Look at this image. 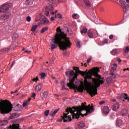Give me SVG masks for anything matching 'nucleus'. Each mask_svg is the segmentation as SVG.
I'll use <instances>...</instances> for the list:
<instances>
[{"label":"nucleus","mask_w":129,"mask_h":129,"mask_svg":"<svg viewBox=\"0 0 129 129\" xmlns=\"http://www.w3.org/2000/svg\"><path fill=\"white\" fill-rule=\"evenodd\" d=\"M74 70H75L76 72L74 71L70 72L69 76H74L71 79V78H69V83L67 84V86L73 89H77L79 92H83L84 91V86L81 85L77 86V85L74 84L75 79H77V77L79 74H81L84 78V82L86 85V90L88 93H89L91 97H93V96L97 94V88L100 86V84H103L104 83V78H101V76L98 75V72L100 71L99 68H96L93 70H90L87 72V70L85 72L80 71L79 68L74 67Z\"/></svg>","instance_id":"nucleus-1"},{"label":"nucleus","mask_w":129,"mask_h":129,"mask_svg":"<svg viewBox=\"0 0 129 129\" xmlns=\"http://www.w3.org/2000/svg\"><path fill=\"white\" fill-rule=\"evenodd\" d=\"M56 32L54 38L52 39V42L51 43V50L56 49L58 46L60 50H66L67 48H70L71 43H70V38L67 37V35L64 32L62 31V29L60 27L56 29Z\"/></svg>","instance_id":"nucleus-2"},{"label":"nucleus","mask_w":129,"mask_h":129,"mask_svg":"<svg viewBox=\"0 0 129 129\" xmlns=\"http://www.w3.org/2000/svg\"><path fill=\"white\" fill-rule=\"evenodd\" d=\"M89 108V107H86L83 105L82 107H73L72 108H69V109H66V112L68 113H63V116L62 117L63 122H69V121H71V120H72L71 116H70V115H68V114H69V112H70L71 114H73V118H77V119H78L80 117V115L82 114L81 111L85 110H87V109H88Z\"/></svg>","instance_id":"nucleus-3"},{"label":"nucleus","mask_w":129,"mask_h":129,"mask_svg":"<svg viewBox=\"0 0 129 129\" xmlns=\"http://www.w3.org/2000/svg\"><path fill=\"white\" fill-rule=\"evenodd\" d=\"M13 110V106L4 102L0 101V113L1 114H8Z\"/></svg>","instance_id":"nucleus-4"},{"label":"nucleus","mask_w":129,"mask_h":129,"mask_svg":"<svg viewBox=\"0 0 129 129\" xmlns=\"http://www.w3.org/2000/svg\"><path fill=\"white\" fill-rule=\"evenodd\" d=\"M85 104H86V103L85 102L84 103H82V105L81 106H79L77 107H82V106H83V105L84 106H86L87 107H89V109H87V110H82L81 111H82L83 110H85L86 111V113H85L84 114H83L82 113V114H81L80 115H82V116H84V115L85 116L88 115V114H90V113H92V112H93V111H94V107H93V104H92V106L90 105V104H89L88 106H86Z\"/></svg>","instance_id":"nucleus-5"},{"label":"nucleus","mask_w":129,"mask_h":129,"mask_svg":"<svg viewBox=\"0 0 129 129\" xmlns=\"http://www.w3.org/2000/svg\"><path fill=\"white\" fill-rule=\"evenodd\" d=\"M12 6H13V4L11 3L3 5L0 7V13H7V12L10 10V8H11Z\"/></svg>","instance_id":"nucleus-6"},{"label":"nucleus","mask_w":129,"mask_h":129,"mask_svg":"<svg viewBox=\"0 0 129 129\" xmlns=\"http://www.w3.org/2000/svg\"><path fill=\"white\" fill-rule=\"evenodd\" d=\"M119 3L121 4L124 13H127L129 11V6L126 5V3L123 1V0H120Z\"/></svg>","instance_id":"nucleus-7"},{"label":"nucleus","mask_w":129,"mask_h":129,"mask_svg":"<svg viewBox=\"0 0 129 129\" xmlns=\"http://www.w3.org/2000/svg\"><path fill=\"white\" fill-rule=\"evenodd\" d=\"M116 68H117V64L114 63L113 64V66L111 67V71H110V75L112 78H115V74H114V71L116 70Z\"/></svg>","instance_id":"nucleus-8"},{"label":"nucleus","mask_w":129,"mask_h":129,"mask_svg":"<svg viewBox=\"0 0 129 129\" xmlns=\"http://www.w3.org/2000/svg\"><path fill=\"white\" fill-rule=\"evenodd\" d=\"M82 1V0H79ZM84 4L85 5L86 9H90L92 7V3L90 0H83Z\"/></svg>","instance_id":"nucleus-9"},{"label":"nucleus","mask_w":129,"mask_h":129,"mask_svg":"<svg viewBox=\"0 0 129 129\" xmlns=\"http://www.w3.org/2000/svg\"><path fill=\"white\" fill-rule=\"evenodd\" d=\"M11 16V13L8 12L1 16H0V20L2 21V22H5L6 20H8L10 16Z\"/></svg>","instance_id":"nucleus-10"},{"label":"nucleus","mask_w":129,"mask_h":129,"mask_svg":"<svg viewBox=\"0 0 129 129\" xmlns=\"http://www.w3.org/2000/svg\"><path fill=\"white\" fill-rule=\"evenodd\" d=\"M102 112L103 114L107 115L109 113V108L106 106H104L102 110Z\"/></svg>","instance_id":"nucleus-11"},{"label":"nucleus","mask_w":129,"mask_h":129,"mask_svg":"<svg viewBox=\"0 0 129 129\" xmlns=\"http://www.w3.org/2000/svg\"><path fill=\"white\" fill-rule=\"evenodd\" d=\"M8 129H21L20 128L19 124H13L12 125H10Z\"/></svg>","instance_id":"nucleus-12"},{"label":"nucleus","mask_w":129,"mask_h":129,"mask_svg":"<svg viewBox=\"0 0 129 129\" xmlns=\"http://www.w3.org/2000/svg\"><path fill=\"white\" fill-rule=\"evenodd\" d=\"M119 108V103H115L113 105V110L115 111L117 110V109H118Z\"/></svg>","instance_id":"nucleus-13"},{"label":"nucleus","mask_w":129,"mask_h":129,"mask_svg":"<svg viewBox=\"0 0 129 129\" xmlns=\"http://www.w3.org/2000/svg\"><path fill=\"white\" fill-rule=\"evenodd\" d=\"M116 124L117 126H118L119 127H121V125H122V120L120 119H117Z\"/></svg>","instance_id":"nucleus-14"},{"label":"nucleus","mask_w":129,"mask_h":129,"mask_svg":"<svg viewBox=\"0 0 129 129\" xmlns=\"http://www.w3.org/2000/svg\"><path fill=\"white\" fill-rule=\"evenodd\" d=\"M87 35L90 39H93L94 38L93 32L91 30H89L87 33Z\"/></svg>","instance_id":"nucleus-15"},{"label":"nucleus","mask_w":129,"mask_h":129,"mask_svg":"<svg viewBox=\"0 0 129 129\" xmlns=\"http://www.w3.org/2000/svg\"><path fill=\"white\" fill-rule=\"evenodd\" d=\"M14 110H15V111H21V105L19 104L16 105L14 108Z\"/></svg>","instance_id":"nucleus-16"},{"label":"nucleus","mask_w":129,"mask_h":129,"mask_svg":"<svg viewBox=\"0 0 129 129\" xmlns=\"http://www.w3.org/2000/svg\"><path fill=\"white\" fill-rule=\"evenodd\" d=\"M54 11V6L52 5H49L46 7V11Z\"/></svg>","instance_id":"nucleus-17"},{"label":"nucleus","mask_w":129,"mask_h":129,"mask_svg":"<svg viewBox=\"0 0 129 129\" xmlns=\"http://www.w3.org/2000/svg\"><path fill=\"white\" fill-rule=\"evenodd\" d=\"M122 114L121 115L123 116H125V115H127V114L128 113V111L126 109H123L122 110Z\"/></svg>","instance_id":"nucleus-18"},{"label":"nucleus","mask_w":129,"mask_h":129,"mask_svg":"<svg viewBox=\"0 0 129 129\" xmlns=\"http://www.w3.org/2000/svg\"><path fill=\"white\" fill-rule=\"evenodd\" d=\"M84 125H85V124L83 121L79 122L78 123V126L79 128H82V127H84Z\"/></svg>","instance_id":"nucleus-19"},{"label":"nucleus","mask_w":129,"mask_h":129,"mask_svg":"<svg viewBox=\"0 0 129 129\" xmlns=\"http://www.w3.org/2000/svg\"><path fill=\"white\" fill-rule=\"evenodd\" d=\"M42 86H43L41 84H39L38 85L36 86V90L37 91V92H39V91H41V90L42 89Z\"/></svg>","instance_id":"nucleus-20"},{"label":"nucleus","mask_w":129,"mask_h":129,"mask_svg":"<svg viewBox=\"0 0 129 129\" xmlns=\"http://www.w3.org/2000/svg\"><path fill=\"white\" fill-rule=\"evenodd\" d=\"M31 98H29L27 100L24 101L23 104V106L24 107L27 106V105H28V104L30 102V101H31Z\"/></svg>","instance_id":"nucleus-21"},{"label":"nucleus","mask_w":129,"mask_h":129,"mask_svg":"<svg viewBox=\"0 0 129 129\" xmlns=\"http://www.w3.org/2000/svg\"><path fill=\"white\" fill-rule=\"evenodd\" d=\"M47 97H48V92L45 91L43 93L42 99H43V100L46 99V98H47Z\"/></svg>","instance_id":"nucleus-22"},{"label":"nucleus","mask_w":129,"mask_h":129,"mask_svg":"<svg viewBox=\"0 0 129 129\" xmlns=\"http://www.w3.org/2000/svg\"><path fill=\"white\" fill-rule=\"evenodd\" d=\"M8 124V120H5L3 121H0V126H3V125H6Z\"/></svg>","instance_id":"nucleus-23"},{"label":"nucleus","mask_w":129,"mask_h":129,"mask_svg":"<svg viewBox=\"0 0 129 129\" xmlns=\"http://www.w3.org/2000/svg\"><path fill=\"white\" fill-rule=\"evenodd\" d=\"M117 49H113L111 51V54L113 55V56H115V55H117Z\"/></svg>","instance_id":"nucleus-24"},{"label":"nucleus","mask_w":129,"mask_h":129,"mask_svg":"<svg viewBox=\"0 0 129 129\" xmlns=\"http://www.w3.org/2000/svg\"><path fill=\"white\" fill-rule=\"evenodd\" d=\"M34 1L35 0H26L25 4L26 5H33V3H34Z\"/></svg>","instance_id":"nucleus-25"},{"label":"nucleus","mask_w":129,"mask_h":129,"mask_svg":"<svg viewBox=\"0 0 129 129\" xmlns=\"http://www.w3.org/2000/svg\"><path fill=\"white\" fill-rule=\"evenodd\" d=\"M41 22L43 24H49V20L46 18H43Z\"/></svg>","instance_id":"nucleus-26"},{"label":"nucleus","mask_w":129,"mask_h":129,"mask_svg":"<svg viewBox=\"0 0 129 129\" xmlns=\"http://www.w3.org/2000/svg\"><path fill=\"white\" fill-rule=\"evenodd\" d=\"M58 109L55 110L54 111H51L49 113V115H50L51 116H54V115H56V113L58 112Z\"/></svg>","instance_id":"nucleus-27"},{"label":"nucleus","mask_w":129,"mask_h":129,"mask_svg":"<svg viewBox=\"0 0 129 129\" xmlns=\"http://www.w3.org/2000/svg\"><path fill=\"white\" fill-rule=\"evenodd\" d=\"M19 117V115L16 113H14L11 115V117L12 118H17V117Z\"/></svg>","instance_id":"nucleus-28"},{"label":"nucleus","mask_w":129,"mask_h":129,"mask_svg":"<svg viewBox=\"0 0 129 129\" xmlns=\"http://www.w3.org/2000/svg\"><path fill=\"white\" fill-rule=\"evenodd\" d=\"M48 27H45L43 28L40 31V33H41V34H43V33H45L46 32V31H48Z\"/></svg>","instance_id":"nucleus-29"},{"label":"nucleus","mask_w":129,"mask_h":129,"mask_svg":"<svg viewBox=\"0 0 129 129\" xmlns=\"http://www.w3.org/2000/svg\"><path fill=\"white\" fill-rule=\"evenodd\" d=\"M106 82L108 84H110V83L112 82V79L109 77L107 78Z\"/></svg>","instance_id":"nucleus-30"},{"label":"nucleus","mask_w":129,"mask_h":129,"mask_svg":"<svg viewBox=\"0 0 129 129\" xmlns=\"http://www.w3.org/2000/svg\"><path fill=\"white\" fill-rule=\"evenodd\" d=\"M37 28H38V26H37V25H34L31 28V31L32 32H33V33H34V32H35V31H36V30H37Z\"/></svg>","instance_id":"nucleus-31"},{"label":"nucleus","mask_w":129,"mask_h":129,"mask_svg":"<svg viewBox=\"0 0 129 129\" xmlns=\"http://www.w3.org/2000/svg\"><path fill=\"white\" fill-rule=\"evenodd\" d=\"M19 37V35L17 33H14V35H12L13 40H16V38Z\"/></svg>","instance_id":"nucleus-32"},{"label":"nucleus","mask_w":129,"mask_h":129,"mask_svg":"<svg viewBox=\"0 0 129 129\" xmlns=\"http://www.w3.org/2000/svg\"><path fill=\"white\" fill-rule=\"evenodd\" d=\"M120 95L121 96V99H122V98H124V99H125V97L127 96V94L125 93H121V94H120Z\"/></svg>","instance_id":"nucleus-33"},{"label":"nucleus","mask_w":129,"mask_h":129,"mask_svg":"<svg viewBox=\"0 0 129 129\" xmlns=\"http://www.w3.org/2000/svg\"><path fill=\"white\" fill-rule=\"evenodd\" d=\"M22 51H24L25 53H27V54H31V50H28L26 48H23Z\"/></svg>","instance_id":"nucleus-34"},{"label":"nucleus","mask_w":129,"mask_h":129,"mask_svg":"<svg viewBox=\"0 0 129 129\" xmlns=\"http://www.w3.org/2000/svg\"><path fill=\"white\" fill-rule=\"evenodd\" d=\"M9 51H10V48H4L2 49L1 50V52H8Z\"/></svg>","instance_id":"nucleus-35"},{"label":"nucleus","mask_w":129,"mask_h":129,"mask_svg":"<svg viewBox=\"0 0 129 129\" xmlns=\"http://www.w3.org/2000/svg\"><path fill=\"white\" fill-rule=\"evenodd\" d=\"M41 78L44 79L45 77H46V74L45 73H40Z\"/></svg>","instance_id":"nucleus-36"},{"label":"nucleus","mask_w":129,"mask_h":129,"mask_svg":"<svg viewBox=\"0 0 129 129\" xmlns=\"http://www.w3.org/2000/svg\"><path fill=\"white\" fill-rule=\"evenodd\" d=\"M87 32V28H84L83 30L81 31V34H85Z\"/></svg>","instance_id":"nucleus-37"},{"label":"nucleus","mask_w":129,"mask_h":129,"mask_svg":"<svg viewBox=\"0 0 129 129\" xmlns=\"http://www.w3.org/2000/svg\"><path fill=\"white\" fill-rule=\"evenodd\" d=\"M49 112H50V110H46L45 111L44 114L45 116H48V115H49Z\"/></svg>","instance_id":"nucleus-38"},{"label":"nucleus","mask_w":129,"mask_h":129,"mask_svg":"<svg viewBox=\"0 0 129 129\" xmlns=\"http://www.w3.org/2000/svg\"><path fill=\"white\" fill-rule=\"evenodd\" d=\"M81 42L80 41H77V46L78 47V48H80V47H81Z\"/></svg>","instance_id":"nucleus-39"},{"label":"nucleus","mask_w":129,"mask_h":129,"mask_svg":"<svg viewBox=\"0 0 129 129\" xmlns=\"http://www.w3.org/2000/svg\"><path fill=\"white\" fill-rule=\"evenodd\" d=\"M78 16V14H74L73 15V18L74 19V20H77V16Z\"/></svg>","instance_id":"nucleus-40"},{"label":"nucleus","mask_w":129,"mask_h":129,"mask_svg":"<svg viewBox=\"0 0 129 129\" xmlns=\"http://www.w3.org/2000/svg\"><path fill=\"white\" fill-rule=\"evenodd\" d=\"M129 52V46H126L124 50V53H127Z\"/></svg>","instance_id":"nucleus-41"},{"label":"nucleus","mask_w":129,"mask_h":129,"mask_svg":"<svg viewBox=\"0 0 129 129\" xmlns=\"http://www.w3.org/2000/svg\"><path fill=\"white\" fill-rule=\"evenodd\" d=\"M32 81H34L35 82H37V81H39V78H38V77H36V78H34L32 80Z\"/></svg>","instance_id":"nucleus-42"},{"label":"nucleus","mask_w":129,"mask_h":129,"mask_svg":"<svg viewBox=\"0 0 129 129\" xmlns=\"http://www.w3.org/2000/svg\"><path fill=\"white\" fill-rule=\"evenodd\" d=\"M67 32H68L71 35L73 34V31H72L71 30L67 29Z\"/></svg>","instance_id":"nucleus-43"},{"label":"nucleus","mask_w":129,"mask_h":129,"mask_svg":"<svg viewBox=\"0 0 129 129\" xmlns=\"http://www.w3.org/2000/svg\"><path fill=\"white\" fill-rule=\"evenodd\" d=\"M49 15H50V12L49 11H47V10H46L45 16H46L47 17H48Z\"/></svg>","instance_id":"nucleus-44"},{"label":"nucleus","mask_w":129,"mask_h":129,"mask_svg":"<svg viewBox=\"0 0 129 129\" xmlns=\"http://www.w3.org/2000/svg\"><path fill=\"white\" fill-rule=\"evenodd\" d=\"M26 20L29 22H31V17L30 16L27 17L26 18Z\"/></svg>","instance_id":"nucleus-45"},{"label":"nucleus","mask_w":129,"mask_h":129,"mask_svg":"<svg viewBox=\"0 0 129 129\" xmlns=\"http://www.w3.org/2000/svg\"><path fill=\"white\" fill-rule=\"evenodd\" d=\"M103 42L105 44H107V43H108V40L107 39H105L103 40Z\"/></svg>","instance_id":"nucleus-46"},{"label":"nucleus","mask_w":129,"mask_h":129,"mask_svg":"<svg viewBox=\"0 0 129 129\" xmlns=\"http://www.w3.org/2000/svg\"><path fill=\"white\" fill-rule=\"evenodd\" d=\"M104 103H105V102L104 101H101L99 102V104L100 105H102V104H104Z\"/></svg>","instance_id":"nucleus-47"},{"label":"nucleus","mask_w":129,"mask_h":129,"mask_svg":"<svg viewBox=\"0 0 129 129\" xmlns=\"http://www.w3.org/2000/svg\"><path fill=\"white\" fill-rule=\"evenodd\" d=\"M64 84V83L63 81L61 82V85L62 88H64V87H65V85Z\"/></svg>","instance_id":"nucleus-48"},{"label":"nucleus","mask_w":129,"mask_h":129,"mask_svg":"<svg viewBox=\"0 0 129 129\" xmlns=\"http://www.w3.org/2000/svg\"><path fill=\"white\" fill-rule=\"evenodd\" d=\"M49 3H51V4H55V0H48Z\"/></svg>","instance_id":"nucleus-49"},{"label":"nucleus","mask_w":129,"mask_h":129,"mask_svg":"<svg viewBox=\"0 0 129 129\" xmlns=\"http://www.w3.org/2000/svg\"><path fill=\"white\" fill-rule=\"evenodd\" d=\"M57 18L58 19H62V15L60 14H57Z\"/></svg>","instance_id":"nucleus-50"},{"label":"nucleus","mask_w":129,"mask_h":129,"mask_svg":"<svg viewBox=\"0 0 129 129\" xmlns=\"http://www.w3.org/2000/svg\"><path fill=\"white\" fill-rule=\"evenodd\" d=\"M70 73V72H69V71L66 72V76H69Z\"/></svg>","instance_id":"nucleus-51"},{"label":"nucleus","mask_w":129,"mask_h":129,"mask_svg":"<svg viewBox=\"0 0 129 129\" xmlns=\"http://www.w3.org/2000/svg\"><path fill=\"white\" fill-rule=\"evenodd\" d=\"M110 40H112L113 39V35L112 34H111L109 37Z\"/></svg>","instance_id":"nucleus-52"},{"label":"nucleus","mask_w":129,"mask_h":129,"mask_svg":"<svg viewBox=\"0 0 129 129\" xmlns=\"http://www.w3.org/2000/svg\"><path fill=\"white\" fill-rule=\"evenodd\" d=\"M125 100H127L128 102H129V97L127 96V95L126 96V97H125Z\"/></svg>","instance_id":"nucleus-53"},{"label":"nucleus","mask_w":129,"mask_h":129,"mask_svg":"<svg viewBox=\"0 0 129 129\" xmlns=\"http://www.w3.org/2000/svg\"><path fill=\"white\" fill-rule=\"evenodd\" d=\"M35 96H36V93H33L32 94V95L31 97H32V98H35Z\"/></svg>","instance_id":"nucleus-54"},{"label":"nucleus","mask_w":129,"mask_h":129,"mask_svg":"<svg viewBox=\"0 0 129 129\" xmlns=\"http://www.w3.org/2000/svg\"><path fill=\"white\" fill-rule=\"evenodd\" d=\"M117 61L118 62H119V63H120V62H121V59H120V58L117 57Z\"/></svg>","instance_id":"nucleus-55"},{"label":"nucleus","mask_w":129,"mask_h":129,"mask_svg":"<svg viewBox=\"0 0 129 129\" xmlns=\"http://www.w3.org/2000/svg\"><path fill=\"white\" fill-rule=\"evenodd\" d=\"M117 99H121V97L120 96V95H119L117 96Z\"/></svg>","instance_id":"nucleus-56"},{"label":"nucleus","mask_w":129,"mask_h":129,"mask_svg":"<svg viewBox=\"0 0 129 129\" xmlns=\"http://www.w3.org/2000/svg\"><path fill=\"white\" fill-rule=\"evenodd\" d=\"M54 20H55V18H54V17H52L50 19V21H51V22H53Z\"/></svg>","instance_id":"nucleus-57"},{"label":"nucleus","mask_w":129,"mask_h":129,"mask_svg":"<svg viewBox=\"0 0 129 129\" xmlns=\"http://www.w3.org/2000/svg\"><path fill=\"white\" fill-rule=\"evenodd\" d=\"M62 120H63V116H62V119L58 120V121L61 122H62Z\"/></svg>","instance_id":"nucleus-58"},{"label":"nucleus","mask_w":129,"mask_h":129,"mask_svg":"<svg viewBox=\"0 0 129 129\" xmlns=\"http://www.w3.org/2000/svg\"><path fill=\"white\" fill-rule=\"evenodd\" d=\"M90 60H91V58H90L87 60V63H89L90 62Z\"/></svg>","instance_id":"nucleus-59"},{"label":"nucleus","mask_w":129,"mask_h":129,"mask_svg":"<svg viewBox=\"0 0 129 129\" xmlns=\"http://www.w3.org/2000/svg\"><path fill=\"white\" fill-rule=\"evenodd\" d=\"M112 101H113V102H115V101H116V99H113V100H112Z\"/></svg>","instance_id":"nucleus-60"},{"label":"nucleus","mask_w":129,"mask_h":129,"mask_svg":"<svg viewBox=\"0 0 129 129\" xmlns=\"http://www.w3.org/2000/svg\"><path fill=\"white\" fill-rule=\"evenodd\" d=\"M11 94H14V93H15V92L12 91V92H11Z\"/></svg>","instance_id":"nucleus-61"},{"label":"nucleus","mask_w":129,"mask_h":129,"mask_svg":"<svg viewBox=\"0 0 129 129\" xmlns=\"http://www.w3.org/2000/svg\"><path fill=\"white\" fill-rule=\"evenodd\" d=\"M15 61H13V62H12V64H13V65H15Z\"/></svg>","instance_id":"nucleus-62"},{"label":"nucleus","mask_w":129,"mask_h":129,"mask_svg":"<svg viewBox=\"0 0 129 129\" xmlns=\"http://www.w3.org/2000/svg\"><path fill=\"white\" fill-rule=\"evenodd\" d=\"M126 3H129V0H126Z\"/></svg>","instance_id":"nucleus-63"},{"label":"nucleus","mask_w":129,"mask_h":129,"mask_svg":"<svg viewBox=\"0 0 129 129\" xmlns=\"http://www.w3.org/2000/svg\"><path fill=\"white\" fill-rule=\"evenodd\" d=\"M66 129H71V128H70V127H68V128H66Z\"/></svg>","instance_id":"nucleus-64"}]
</instances>
